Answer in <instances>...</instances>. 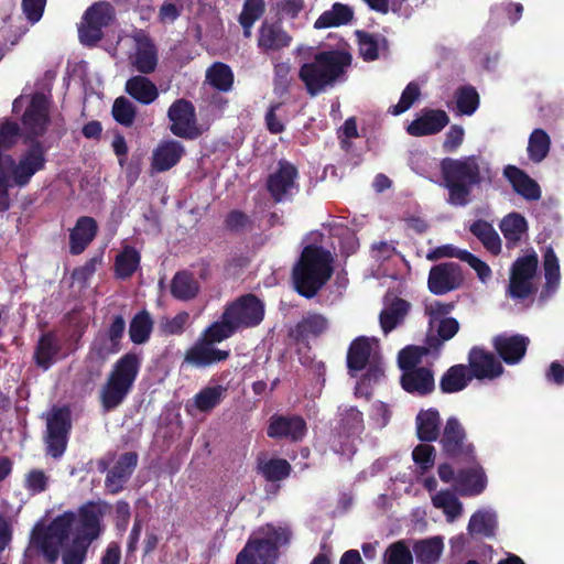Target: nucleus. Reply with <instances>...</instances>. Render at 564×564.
Returning <instances> with one entry per match:
<instances>
[{
    "label": "nucleus",
    "instance_id": "nucleus-22",
    "mask_svg": "<svg viewBox=\"0 0 564 564\" xmlns=\"http://www.w3.org/2000/svg\"><path fill=\"white\" fill-rule=\"evenodd\" d=\"M503 176L510 182L513 191L525 200L535 202L541 198L540 185L521 169L507 165L503 169Z\"/></svg>",
    "mask_w": 564,
    "mask_h": 564
},
{
    "label": "nucleus",
    "instance_id": "nucleus-58",
    "mask_svg": "<svg viewBox=\"0 0 564 564\" xmlns=\"http://www.w3.org/2000/svg\"><path fill=\"white\" fill-rule=\"evenodd\" d=\"M188 321L187 312H181L174 317H162L159 322V330L164 335H177L183 333Z\"/></svg>",
    "mask_w": 564,
    "mask_h": 564
},
{
    "label": "nucleus",
    "instance_id": "nucleus-20",
    "mask_svg": "<svg viewBox=\"0 0 564 564\" xmlns=\"http://www.w3.org/2000/svg\"><path fill=\"white\" fill-rule=\"evenodd\" d=\"M347 366L352 377L368 383L377 382L384 372L379 355H347Z\"/></svg>",
    "mask_w": 564,
    "mask_h": 564
},
{
    "label": "nucleus",
    "instance_id": "nucleus-7",
    "mask_svg": "<svg viewBox=\"0 0 564 564\" xmlns=\"http://www.w3.org/2000/svg\"><path fill=\"white\" fill-rule=\"evenodd\" d=\"M139 366L137 355H124L116 362L100 390V402L105 411H111L123 402L132 388Z\"/></svg>",
    "mask_w": 564,
    "mask_h": 564
},
{
    "label": "nucleus",
    "instance_id": "nucleus-29",
    "mask_svg": "<svg viewBox=\"0 0 564 564\" xmlns=\"http://www.w3.org/2000/svg\"><path fill=\"white\" fill-rule=\"evenodd\" d=\"M291 36L279 25L262 23L258 34V47L264 52H276L288 47L291 43Z\"/></svg>",
    "mask_w": 564,
    "mask_h": 564
},
{
    "label": "nucleus",
    "instance_id": "nucleus-19",
    "mask_svg": "<svg viewBox=\"0 0 564 564\" xmlns=\"http://www.w3.org/2000/svg\"><path fill=\"white\" fill-rule=\"evenodd\" d=\"M464 437V429L457 419H448L441 441L445 452L453 457L464 456L467 462H473L475 458L474 445L465 443Z\"/></svg>",
    "mask_w": 564,
    "mask_h": 564
},
{
    "label": "nucleus",
    "instance_id": "nucleus-24",
    "mask_svg": "<svg viewBox=\"0 0 564 564\" xmlns=\"http://www.w3.org/2000/svg\"><path fill=\"white\" fill-rule=\"evenodd\" d=\"M459 325L453 317H443L437 321V336L429 335L426 339L427 347H419L408 345L399 350V352H430L431 349L438 350L442 344L451 339L457 332Z\"/></svg>",
    "mask_w": 564,
    "mask_h": 564
},
{
    "label": "nucleus",
    "instance_id": "nucleus-57",
    "mask_svg": "<svg viewBox=\"0 0 564 564\" xmlns=\"http://www.w3.org/2000/svg\"><path fill=\"white\" fill-rule=\"evenodd\" d=\"M20 137V127L17 122L11 120H3L0 122V153L11 149Z\"/></svg>",
    "mask_w": 564,
    "mask_h": 564
},
{
    "label": "nucleus",
    "instance_id": "nucleus-11",
    "mask_svg": "<svg viewBox=\"0 0 564 564\" xmlns=\"http://www.w3.org/2000/svg\"><path fill=\"white\" fill-rule=\"evenodd\" d=\"M364 429L361 413L350 406L339 414V422L333 440V448L341 455L350 456L355 452V441Z\"/></svg>",
    "mask_w": 564,
    "mask_h": 564
},
{
    "label": "nucleus",
    "instance_id": "nucleus-56",
    "mask_svg": "<svg viewBox=\"0 0 564 564\" xmlns=\"http://www.w3.org/2000/svg\"><path fill=\"white\" fill-rule=\"evenodd\" d=\"M293 78L291 76V65L286 62L274 64V94L283 96L289 93Z\"/></svg>",
    "mask_w": 564,
    "mask_h": 564
},
{
    "label": "nucleus",
    "instance_id": "nucleus-33",
    "mask_svg": "<svg viewBox=\"0 0 564 564\" xmlns=\"http://www.w3.org/2000/svg\"><path fill=\"white\" fill-rule=\"evenodd\" d=\"M543 269L545 286L541 293L540 299L545 301L556 292L561 280L560 262L551 247L546 248L543 254Z\"/></svg>",
    "mask_w": 564,
    "mask_h": 564
},
{
    "label": "nucleus",
    "instance_id": "nucleus-27",
    "mask_svg": "<svg viewBox=\"0 0 564 564\" xmlns=\"http://www.w3.org/2000/svg\"><path fill=\"white\" fill-rule=\"evenodd\" d=\"M135 53L132 58L134 68L141 74L154 72L158 65V53L155 45L144 34L138 33L135 36Z\"/></svg>",
    "mask_w": 564,
    "mask_h": 564
},
{
    "label": "nucleus",
    "instance_id": "nucleus-12",
    "mask_svg": "<svg viewBox=\"0 0 564 564\" xmlns=\"http://www.w3.org/2000/svg\"><path fill=\"white\" fill-rule=\"evenodd\" d=\"M224 312L226 313V318L230 319L239 330L241 328L254 327L262 322L264 304L256 295L247 294L227 305Z\"/></svg>",
    "mask_w": 564,
    "mask_h": 564
},
{
    "label": "nucleus",
    "instance_id": "nucleus-42",
    "mask_svg": "<svg viewBox=\"0 0 564 564\" xmlns=\"http://www.w3.org/2000/svg\"><path fill=\"white\" fill-rule=\"evenodd\" d=\"M417 436L422 441H435L440 435V414L434 409L423 410L416 416Z\"/></svg>",
    "mask_w": 564,
    "mask_h": 564
},
{
    "label": "nucleus",
    "instance_id": "nucleus-55",
    "mask_svg": "<svg viewBox=\"0 0 564 564\" xmlns=\"http://www.w3.org/2000/svg\"><path fill=\"white\" fill-rule=\"evenodd\" d=\"M135 115V107L129 99L119 97L115 100L112 116L118 123L124 127H131L134 122Z\"/></svg>",
    "mask_w": 564,
    "mask_h": 564
},
{
    "label": "nucleus",
    "instance_id": "nucleus-53",
    "mask_svg": "<svg viewBox=\"0 0 564 564\" xmlns=\"http://www.w3.org/2000/svg\"><path fill=\"white\" fill-rule=\"evenodd\" d=\"M421 96V88L417 83L411 82L403 89L398 104L392 105L388 112L392 116H400L408 111Z\"/></svg>",
    "mask_w": 564,
    "mask_h": 564
},
{
    "label": "nucleus",
    "instance_id": "nucleus-43",
    "mask_svg": "<svg viewBox=\"0 0 564 564\" xmlns=\"http://www.w3.org/2000/svg\"><path fill=\"white\" fill-rule=\"evenodd\" d=\"M551 149V138L543 129H534L528 140V156L534 163H541Z\"/></svg>",
    "mask_w": 564,
    "mask_h": 564
},
{
    "label": "nucleus",
    "instance_id": "nucleus-21",
    "mask_svg": "<svg viewBox=\"0 0 564 564\" xmlns=\"http://www.w3.org/2000/svg\"><path fill=\"white\" fill-rule=\"evenodd\" d=\"M449 122V118L444 110L423 109L408 127L406 132L413 137H423L436 134L442 131Z\"/></svg>",
    "mask_w": 564,
    "mask_h": 564
},
{
    "label": "nucleus",
    "instance_id": "nucleus-48",
    "mask_svg": "<svg viewBox=\"0 0 564 564\" xmlns=\"http://www.w3.org/2000/svg\"><path fill=\"white\" fill-rule=\"evenodd\" d=\"M140 263V254L132 247H126L116 257L115 268L117 276L127 279L131 276L138 269Z\"/></svg>",
    "mask_w": 564,
    "mask_h": 564
},
{
    "label": "nucleus",
    "instance_id": "nucleus-32",
    "mask_svg": "<svg viewBox=\"0 0 564 564\" xmlns=\"http://www.w3.org/2000/svg\"><path fill=\"white\" fill-rule=\"evenodd\" d=\"M126 93L142 105H150L159 97L156 85L142 75H135L126 83Z\"/></svg>",
    "mask_w": 564,
    "mask_h": 564
},
{
    "label": "nucleus",
    "instance_id": "nucleus-14",
    "mask_svg": "<svg viewBox=\"0 0 564 564\" xmlns=\"http://www.w3.org/2000/svg\"><path fill=\"white\" fill-rule=\"evenodd\" d=\"M167 117L171 122L170 130L174 135L185 139L198 135L195 107L191 101L177 99L170 106Z\"/></svg>",
    "mask_w": 564,
    "mask_h": 564
},
{
    "label": "nucleus",
    "instance_id": "nucleus-36",
    "mask_svg": "<svg viewBox=\"0 0 564 564\" xmlns=\"http://www.w3.org/2000/svg\"><path fill=\"white\" fill-rule=\"evenodd\" d=\"M354 19V10L348 6L336 2L329 10L324 11L314 23L315 29H328L346 25Z\"/></svg>",
    "mask_w": 564,
    "mask_h": 564
},
{
    "label": "nucleus",
    "instance_id": "nucleus-2",
    "mask_svg": "<svg viewBox=\"0 0 564 564\" xmlns=\"http://www.w3.org/2000/svg\"><path fill=\"white\" fill-rule=\"evenodd\" d=\"M440 169L443 186L448 191L447 203L455 207L467 206L473 188L489 185L495 177L490 163L476 154L444 158Z\"/></svg>",
    "mask_w": 564,
    "mask_h": 564
},
{
    "label": "nucleus",
    "instance_id": "nucleus-50",
    "mask_svg": "<svg viewBox=\"0 0 564 564\" xmlns=\"http://www.w3.org/2000/svg\"><path fill=\"white\" fill-rule=\"evenodd\" d=\"M456 110L459 115L471 116L479 106V95L471 86H463L455 93Z\"/></svg>",
    "mask_w": 564,
    "mask_h": 564
},
{
    "label": "nucleus",
    "instance_id": "nucleus-26",
    "mask_svg": "<svg viewBox=\"0 0 564 564\" xmlns=\"http://www.w3.org/2000/svg\"><path fill=\"white\" fill-rule=\"evenodd\" d=\"M486 486V475L478 465L457 473L455 490L462 496H477L485 490Z\"/></svg>",
    "mask_w": 564,
    "mask_h": 564
},
{
    "label": "nucleus",
    "instance_id": "nucleus-18",
    "mask_svg": "<svg viewBox=\"0 0 564 564\" xmlns=\"http://www.w3.org/2000/svg\"><path fill=\"white\" fill-rule=\"evenodd\" d=\"M237 330L232 322L226 318V313L224 312L220 319L207 327L196 345L187 352H225L220 349H214L213 346L229 338Z\"/></svg>",
    "mask_w": 564,
    "mask_h": 564
},
{
    "label": "nucleus",
    "instance_id": "nucleus-44",
    "mask_svg": "<svg viewBox=\"0 0 564 564\" xmlns=\"http://www.w3.org/2000/svg\"><path fill=\"white\" fill-rule=\"evenodd\" d=\"M206 80L217 90L229 91L232 88L234 74L228 65L216 62L207 69Z\"/></svg>",
    "mask_w": 564,
    "mask_h": 564
},
{
    "label": "nucleus",
    "instance_id": "nucleus-30",
    "mask_svg": "<svg viewBox=\"0 0 564 564\" xmlns=\"http://www.w3.org/2000/svg\"><path fill=\"white\" fill-rule=\"evenodd\" d=\"M306 431V425L303 419L299 416L272 417L268 427V435L270 437H290L293 441L301 440Z\"/></svg>",
    "mask_w": 564,
    "mask_h": 564
},
{
    "label": "nucleus",
    "instance_id": "nucleus-34",
    "mask_svg": "<svg viewBox=\"0 0 564 564\" xmlns=\"http://www.w3.org/2000/svg\"><path fill=\"white\" fill-rule=\"evenodd\" d=\"M431 501L434 508L442 510L446 521L449 523L455 522L463 514V503L457 496L448 489L432 494Z\"/></svg>",
    "mask_w": 564,
    "mask_h": 564
},
{
    "label": "nucleus",
    "instance_id": "nucleus-23",
    "mask_svg": "<svg viewBox=\"0 0 564 564\" xmlns=\"http://www.w3.org/2000/svg\"><path fill=\"white\" fill-rule=\"evenodd\" d=\"M185 153L184 145L176 140H166L153 150L151 167L155 172H165L175 166Z\"/></svg>",
    "mask_w": 564,
    "mask_h": 564
},
{
    "label": "nucleus",
    "instance_id": "nucleus-35",
    "mask_svg": "<svg viewBox=\"0 0 564 564\" xmlns=\"http://www.w3.org/2000/svg\"><path fill=\"white\" fill-rule=\"evenodd\" d=\"M469 231L481 242L482 247L491 254L501 252L502 242L494 226L482 219L473 221Z\"/></svg>",
    "mask_w": 564,
    "mask_h": 564
},
{
    "label": "nucleus",
    "instance_id": "nucleus-41",
    "mask_svg": "<svg viewBox=\"0 0 564 564\" xmlns=\"http://www.w3.org/2000/svg\"><path fill=\"white\" fill-rule=\"evenodd\" d=\"M409 308L410 305L406 301L402 299H394L382 310L380 314V325L382 330L387 334L401 324Z\"/></svg>",
    "mask_w": 564,
    "mask_h": 564
},
{
    "label": "nucleus",
    "instance_id": "nucleus-46",
    "mask_svg": "<svg viewBox=\"0 0 564 564\" xmlns=\"http://www.w3.org/2000/svg\"><path fill=\"white\" fill-rule=\"evenodd\" d=\"M153 329V319L147 311H141L133 316L129 326V336L134 344H144L149 340Z\"/></svg>",
    "mask_w": 564,
    "mask_h": 564
},
{
    "label": "nucleus",
    "instance_id": "nucleus-52",
    "mask_svg": "<svg viewBox=\"0 0 564 564\" xmlns=\"http://www.w3.org/2000/svg\"><path fill=\"white\" fill-rule=\"evenodd\" d=\"M359 54L365 61H375L379 57L380 50L384 45L383 37L375 34L358 32Z\"/></svg>",
    "mask_w": 564,
    "mask_h": 564
},
{
    "label": "nucleus",
    "instance_id": "nucleus-1",
    "mask_svg": "<svg viewBox=\"0 0 564 564\" xmlns=\"http://www.w3.org/2000/svg\"><path fill=\"white\" fill-rule=\"evenodd\" d=\"M106 506L87 503L79 509L78 514L65 512L57 517L48 527L39 522L31 534L26 547V558L42 551L43 557L54 564L59 549L64 564H82L88 545L100 534V519Z\"/></svg>",
    "mask_w": 564,
    "mask_h": 564
},
{
    "label": "nucleus",
    "instance_id": "nucleus-54",
    "mask_svg": "<svg viewBox=\"0 0 564 564\" xmlns=\"http://www.w3.org/2000/svg\"><path fill=\"white\" fill-rule=\"evenodd\" d=\"M225 391L221 386L207 387L195 395V405L200 411H209L220 403Z\"/></svg>",
    "mask_w": 564,
    "mask_h": 564
},
{
    "label": "nucleus",
    "instance_id": "nucleus-45",
    "mask_svg": "<svg viewBox=\"0 0 564 564\" xmlns=\"http://www.w3.org/2000/svg\"><path fill=\"white\" fill-rule=\"evenodd\" d=\"M265 11L264 0H246L241 13L239 15V23L243 30L245 37L251 36L253 24L263 15Z\"/></svg>",
    "mask_w": 564,
    "mask_h": 564
},
{
    "label": "nucleus",
    "instance_id": "nucleus-5",
    "mask_svg": "<svg viewBox=\"0 0 564 564\" xmlns=\"http://www.w3.org/2000/svg\"><path fill=\"white\" fill-rule=\"evenodd\" d=\"M332 263L333 256L328 250L314 245L306 246L293 269L296 291L307 299L313 297L330 278Z\"/></svg>",
    "mask_w": 564,
    "mask_h": 564
},
{
    "label": "nucleus",
    "instance_id": "nucleus-62",
    "mask_svg": "<svg viewBox=\"0 0 564 564\" xmlns=\"http://www.w3.org/2000/svg\"><path fill=\"white\" fill-rule=\"evenodd\" d=\"M304 0H279L276 2V14L280 20H295L304 11Z\"/></svg>",
    "mask_w": 564,
    "mask_h": 564
},
{
    "label": "nucleus",
    "instance_id": "nucleus-9",
    "mask_svg": "<svg viewBox=\"0 0 564 564\" xmlns=\"http://www.w3.org/2000/svg\"><path fill=\"white\" fill-rule=\"evenodd\" d=\"M536 253L518 258L511 268L507 294L513 300H524L535 291L538 273Z\"/></svg>",
    "mask_w": 564,
    "mask_h": 564
},
{
    "label": "nucleus",
    "instance_id": "nucleus-38",
    "mask_svg": "<svg viewBox=\"0 0 564 564\" xmlns=\"http://www.w3.org/2000/svg\"><path fill=\"white\" fill-rule=\"evenodd\" d=\"M499 228L507 241V247L513 248L527 234L528 223L522 215L511 213L502 218Z\"/></svg>",
    "mask_w": 564,
    "mask_h": 564
},
{
    "label": "nucleus",
    "instance_id": "nucleus-8",
    "mask_svg": "<svg viewBox=\"0 0 564 564\" xmlns=\"http://www.w3.org/2000/svg\"><path fill=\"white\" fill-rule=\"evenodd\" d=\"M401 369V387L409 393L425 395L433 391V372L423 361L422 355H398Z\"/></svg>",
    "mask_w": 564,
    "mask_h": 564
},
{
    "label": "nucleus",
    "instance_id": "nucleus-6",
    "mask_svg": "<svg viewBox=\"0 0 564 564\" xmlns=\"http://www.w3.org/2000/svg\"><path fill=\"white\" fill-rule=\"evenodd\" d=\"M289 536L286 528L271 524L261 527L238 554L236 564H274L278 549L288 543Z\"/></svg>",
    "mask_w": 564,
    "mask_h": 564
},
{
    "label": "nucleus",
    "instance_id": "nucleus-13",
    "mask_svg": "<svg viewBox=\"0 0 564 564\" xmlns=\"http://www.w3.org/2000/svg\"><path fill=\"white\" fill-rule=\"evenodd\" d=\"M69 429L70 415L67 408H53L47 413L45 442L52 457H61L65 452Z\"/></svg>",
    "mask_w": 564,
    "mask_h": 564
},
{
    "label": "nucleus",
    "instance_id": "nucleus-31",
    "mask_svg": "<svg viewBox=\"0 0 564 564\" xmlns=\"http://www.w3.org/2000/svg\"><path fill=\"white\" fill-rule=\"evenodd\" d=\"M471 375L476 379H494L502 373V366L497 355H469Z\"/></svg>",
    "mask_w": 564,
    "mask_h": 564
},
{
    "label": "nucleus",
    "instance_id": "nucleus-17",
    "mask_svg": "<svg viewBox=\"0 0 564 564\" xmlns=\"http://www.w3.org/2000/svg\"><path fill=\"white\" fill-rule=\"evenodd\" d=\"M50 101L45 95L36 93L32 96L22 117V123L29 138L42 135L48 124Z\"/></svg>",
    "mask_w": 564,
    "mask_h": 564
},
{
    "label": "nucleus",
    "instance_id": "nucleus-63",
    "mask_svg": "<svg viewBox=\"0 0 564 564\" xmlns=\"http://www.w3.org/2000/svg\"><path fill=\"white\" fill-rule=\"evenodd\" d=\"M48 476L41 469L30 470L24 478L25 488L32 494H40L48 486Z\"/></svg>",
    "mask_w": 564,
    "mask_h": 564
},
{
    "label": "nucleus",
    "instance_id": "nucleus-47",
    "mask_svg": "<svg viewBox=\"0 0 564 564\" xmlns=\"http://www.w3.org/2000/svg\"><path fill=\"white\" fill-rule=\"evenodd\" d=\"M497 524L496 513L490 509L478 510L475 512L468 523L470 534L491 535Z\"/></svg>",
    "mask_w": 564,
    "mask_h": 564
},
{
    "label": "nucleus",
    "instance_id": "nucleus-39",
    "mask_svg": "<svg viewBox=\"0 0 564 564\" xmlns=\"http://www.w3.org/2000/svg\"><path fill=\"white\" fill-rule=\"evenodd\" d=\"M444 550L442 536H431L420 540L413 545V552L421 564H435Z\"/></svg>",
    "mask_w": 564,
    "mask_h": 564
},
{
    "label": "nucleus",
    "instance_id": "nucleus-59",
    "mask_svg": "<svg viewBox=\"0 0 564 564\" xmlns=\"http://www.w3.org/2000/svg\"><path fill=\"white\" fill-rule=\"evenodd\" d=\"M413 460L421 473L433 467L435 462V449L432 445L420 444L412 452Z\"/></svg>",
    "mask_w": 564,
    "mask_h": 564
},
{
    "label": "nucleus",
    "instance_id": "nucleus-16",
    "mask_svg": "<svg viewBox=\"0 0 564 564\" xmlns=\"http://www.w3.org/2000/svg\"><path fill=\"white\" fill-rule=\"evenodd\" d=\"M464 281L460 265L455 262H443L431 268L427 286L431 293L444 295L458 289Z\"/></svg>",
    "mask_w": 564,
    "mask_h": 564
},
{
    "label": "nucleus",
    "instance_id": "nucleus-4",
    "mask_svg": "<svg viewBox=\"0 0 564 564\" xmlns=\"http://www.w3.org/2000/svg\"><path fill=\"white\" fill-rule=\"evenodd\" d=\"M45 154L40 143L32 144L18 161L7 153H0V212H7L11 202L9 188L26 186L33 175L45 166Z\"/></svg>",
    "mask_w": 564,
    "mask_h": 564
},
{
    "label": "nucleus",
    "instance_id": "nucleus-28",
    "mask_svg": "<svg viewBox=\"0 0 564 564\" xmlns=\"http://www.w3.org/2000/svg\"><path fill=\"white\" fill-rule=\"evenodd\" d=\"M137 466V455L126 453L121 455L107 475L106 488L111 494H117L130 478Z\"/></svg>",
    "mask_w": 564,
    "mask_h": 564
},
{
    "label": "nucleus",
    "instance_id": "nucleus-60",
    "mask_svg": "<svg viewBox=\"0 0 564 564\" xmlns=\"http://www.w3.org/2000/svg\"><path fill=\"white\" fill-rule=\"evenodd\" d=\"M328 326L327 319L319 314H311L304 317L297 325V330L302 335H319Z\"/></svg>",
    "mask_w": 564,
    "mask_h": 564
},
{
    "label": "nucleus",
    "instance_id": "nucleus-10",
    "mask_svg": "<svg viewBox=\"0 0 564 564\" xmlns=\"http://www.w3.org/2000/svg\"><path fill=\"white\" fill-rule=\"evenodd\" d=\"M115 18L112 6L100 1L87 9L78 29L80 42L94 45L102 37V29L108 26Z\"/></svg>",
    "mask_w": 564,
    "mask_h": 564
},
{
    "label": "nucleus",
    "instance_id": "nucleus-49",
    "mask_svg": "<svg viewBox=\"0 0 564 564\" xmlns=\"http://www.w3.org/2000/svg\"><path fill=\"white\" fill-rule=\"evenodd\" d=\"M529 344V337L520 334H501L494 338L495 352H525Z\"/></svg>",
    "mask_w": 564,
    "mask_h": 564
},
{
    "label": "nucleus",
    "instance_id": "nucleus-3",
    "mask_svg": "<svg viewBox=\"0 0 564 564\" xmlns=\"http://www.w3.org/2000/svg\"><path fill=\"white\" fill-rule=\"evenodd\" d=\"M350 64L351 55L346 51H322L301 65L299 78L306 93L314 97L345 80V73Z\"/></svg>",
    "mask_w": 564,
    "mask_h": 564
},
{
    "label": "nucleus",
    "instance_id": "nucleus-15",
    "mask_svg": "<svg viewBox=\"0 0 564 564\" xmlns=\"http://www.w3.org/2000/svg\"><path fill=\"white\" fill-rule=\"evenodd\" d=\"M297 170L286 161H280L278 170L272 173L267 182V187L276 203L290 199L299 191L296 183Z\"/></svg>",
    "mask_w": 564,
    "mask_h": 564
},
{
    "label": "nucleus",
    "instance_id": "nucleus-25",
    "mask_svg": "<svg viewBox=\"0 0 564 564\" xmlns=\"http://www.w3.org/2000/svg\"><path fill=\"white\" fill-rule=\"evenodd\" d=\"M98 225L93 217L82 216L69 232V252L80 254L94 240Z\"/></svg>",
    "mask_w": 564,
    "mask_h": 564
},
{
    "label": "nucleus",
    "instance_id": "nucleus-51",
    "mask_svg": "<svg viewBox=\"0 0 564 564\" xmlns=\"http://www.w3.org/2000/svg\"><path fill=\"white\" fill-rule=\"evenodd\" d=\"M261 475L270 481L281 480L289 476L291 466L285 459H260L258 465Z\"/></svg>",
    "mask_w": 564,
    "mask_h": 564
},
{
    "label": "nucleus",
    "instance_id": "nucleus-37",
    "mask_svg": "<svg viewBox=\"0 0 564 564\" xmlns=\"http://www.w3.org/2000/svg\"><path fill=\"white\" fill-rule=\"evenodd\" d=\"M467 366H452L441 378L440 388L444 393H456L464 390L473 379Z\"/></svg>",
    "mask_w": 564,
    "mask_h": 564
},
{
    "label": "nucleus",
    "instance_id": "nucleus-64",
    "mask_svg": "<svg viewBox=\"0 0 564 564\" xmlns=\"http://www.w3.org/2000/svg\"><path fill=\"white\" fill-rule=\"evenodd\" d=\"M227 355H185L181 368L187 370L189 368H205L215 362L221 361Z\"/></svg>",
    "mask_w": 564,
    "mask_h": 564
},
{
    "label": "nucleus",
    "instance_id": "nucleus-61",
    "mask_svg": "<svg viewBox=\"0 0 564 564\" xmlns=\"http://www.w3.org/2000/svg\"><path fill=\"white\" fill-rule=\"evenodd\" d=\"M386 561L388 564H412L413 557L409 546L403 541H399L389 546Z\"/></svg>",
    "mask_w": 564,
    "mask_h": 564
},
{
    "label": "nucleus",
    "instance_id": "nucleus-40",
    "mask_svg": "<svg viewBox=\"0 0 564 564\" xmlns=\"http://www.w3.org/2000/svg\"><path fill=\"white\" fill-rule=\"evenodd\" d=\"M198 291L197 280L187 271L177 272L172 279L171 294L177 300H192L197 295Z\"/></svg>",
    "mask_w": 564,
    "mask_h": 564
}]
</instances>
